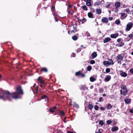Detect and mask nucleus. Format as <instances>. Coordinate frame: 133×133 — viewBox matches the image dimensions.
Returning a JSON list of instances; mask_svg holds the SVG:
<instances>
[{
	"label": "nucleus",
	"instance_id": "nucleus-1",
	"mask_svg": "<svg viewBox=\"0 0 133 133\" xmlns=\"http://www.w3.org/2000/svg\"><path fill=\"white\" fill-rule=\"evenodd\" d=\"M23 94L21 87L19 86L16 88V92L11 94L9 92L4 90H0V98L4 101L11 100L12 98L17 99L21 98V95Z\"/></svg>",
	"mask_w": 133,
	"mask_h": 133
},
{
	"label": "nucleus",
	"instance_id": "nucleus-2",
	"mask_svg": "<svg viewBox=\"0 0 133 133\" xmlns=\"http://www.w3.org/2000/svg\"><path fill=\"white\" fill-rule=\"evenodd\" d=\"M121 88L122 90H120L121 94L125 95L128 91L126 86L125 85H122L121 86Z\"/></svg>",
	"mask_w": 133,
	"mask_h": 133
},
{
	"label": "nucleus",
	"instance_id": "nucleus-3",
	"mask_svg": "<svg viewBox=\"0 0 133 133\" xmlns=\"http://www.w3.org/2000/svg\"><path fill=\"white\" fill-rule=\"evenodd\" d=\"M133 25V24L131 22H129L128 23L127 25V27L126 28V31H128L130 30L132 28Z\"/></svg>",
	"mask_w": 133,
	"mask_h": 133
},
{
	"label": "nucleus",
	"instance_id": "nucleus-4",
	"mask_svg": "<svg viewBox=\"0 0 133 133\" xmlns=\"http://www.w3.org/2000/svg\"><path fill=\"white\" fill-rule=\"evenodd\" d=\"M73 26L74 29L71 31V33H75L78 31V29H77L76 25H74Z\"/></svg>",
	"mask_w": 133,
	"mask_h": 133
},
{
	"label": "nucleus",
	"instance_id": "nucleus-5",
	"mask_svg": "<svg viewBox=\"0 0 133 133\" xmlns=\"http://www.w3.org/2000/svg\"><path fill=\"white\" fill-rule=\"evenodd\" d=\"M97 54L96 52H93L90 56V58L91 59H93L96 58L97 56Z\"/></svg>",
	"mask_w": 133,
	"mask_h": 133
},
{
	"label": "nucleus",
	"instance_id": "nucleus-6",
	"mask_svg": "<svg viewBox=\"0 0 133 133\" xmlns=\"http://www.w3.org/2000/svg\"><path fill=\"white\" fill-rule=\"evenodd\" d=\"M123 56L121 54H119L117 57V59L118 60L122 61L123 60Z\"/></svg>",
	"mask_w": 133,
	"mask_h": 133
},
{
	"label": "nucleus",
	"instance_id": "nucleus-7",
	"mask_svg": "<svg viewBox=\"0 0 133 133\" xmlns=\"http://www.w3.org/2000/svg\"><path fill=\"white\" fill-rule=\"evenodd\" d=\"M37 80L39 82L43 84H44V80L42 78V77H39L38 78Z\"/></svg>",
	"mask_w": 133,
	"mask_h": 133
},
{
	"label": "nucleus",
	"instance_id": "nucleus-8",
	"mask_svg": "<svg viewBox=\"0 0 133 133\" xmlns=\"http://www.w3.org/2000/svg\"><path fill=\"white\" fill-rule=\"evenodd\" d=\"M124 45V43L122 41L121 42L119 43L116 44V45L117 46L121 47L123 46Z\"/></svg>",
	"mask_w": 133,
	"mask_h": 133
},
{
	"label": "nucleus",
	"instance_id": "nucleus-9",
	"mask_svg": "<svg viewBox=\"0 0 133 133\" xmlns=\"http://www.w3.org/2000/svg\"><path fill=\"white\" fill-rule=\"evenodd\" d=\"M118 36V34H112L110 35V37L112 38H115L117 37Z\"/></svg>",
	"mask_w": 133,
	"mask_h": 133
},
{
	"label": "nucleus",
	"instance_id": "nucleus-10",
	"mask_svg": "<svg viewBox=\"0 0 133 133\" xmlns=\"http://www.w3.org/2000/svg\"><path fill=\"white\" fill-rule=\"evenodd\" d=\"M127 16V15L125 13H121V19H123L125 18Z\"/></svg>",
	"mask_w": 133,
	"mask_h": 133
},
{
	"label": "nucleus",
	"instance_id": "nucleus-11",
	"mask_svg": "<svg viewBox=\"0 0 133 133\" xmlns=\"http://www.w3.org/2000/svg\"><path fill=\"white\" fill-rule=\"evenodd\" d=\"M102 21L103 22L107 23L108 22V19L106 17H103L102 18Z\"/></svg>",
	"mask_w": 133,
	"mask_h": 133
},
{
	"label": "nucleus",
	"instance_id": "nucleus-12",
	"mask_svg": "<svg viewBox=\"0 0 133 133\" xmlns=\"http://www.w3.org/2000/svg\"><path fill=\"white\" fill-rule=\"evenodd\" d=\"M115 6L116 8H118L120 6V2H116L115 3Z\"/></svg>",
	"mask_w": 133,
	"mask_h": 133
},
{
	"label": "nucleus",
	"instance_id": "nucleus-13",
	"mask_svg": "<svg viewBox=\"0 0 133 133\" xmlns=\"http://www.w3.org/2000/svg\"><path fill=\"white\" fill-rule=\"evenodd\" d=\"M121 73L120 74L123 77H125L127 76V74L125 72H122V71H120Z\"/></svg>",
	"mask_w": 133,
	"mask_h": 133
},
{
	"label": "nucleus",
	"instance_id": "nucleus-14",
	"mask_svg": "<svg viewBox=\"0 0 133 133\" xmlns=\"http://www.w3.org/2000/svg\"><path fill=\"white\" fill-rule=\"evenodd\" d=\"M111 40L110 37H107L105 38L103 41V42L104 43H106L109 41Z\"/></svg>",
	"mask_w": 133,
	"mask_h": 133
},
{
	"label": "nucleus",
	"instance_id": "nucleus-15",
	"mask_svg": "<svg viewBox=\"0 0 133 133\" xmlns=\"http://www.w3.org/2000/svg\"><path fill=\"white\" fill-rule=\"evenodd\" d=\"M111 78V77L110 75H108L105 78V81L106 82H108L109 81Z\"/></svg>",
	"mask_w": 133,
	"mask_h": 133
},
{
	"label": "nucleus",
	"instance_id": "nucleus-16",
	"mask_svg": "<svg viewBox=\"0 0 133 133\" xmlns=\"http://www.w3.org/2000/svg\"><path fill=\"white\" fill-rule=\"evenodd\" d=\"M118 128L116 126H113L111 128V130L112 131L114 132L118 130Z\"/></svg>",
	"mask_w": 133,
	"mask_h": 133
},
{
	"label": "nucleus",
	"instance_id": "nucleus-17",
	"mask_svg": "<svg viewBox=\"0 0 133 133\" xmlns=\"http://www.w3.org/2000/svg\"><path fill=\"white\" fill-rule=\"evenodd\" d=\"M103 65L106 66H109L110 64L109 63V62L107 61H104L103 62Z\"/></svg>",
	"mask_w": 133,
	"mask_h": 133
},
{
	"label": "nucleus",
	"instance_id": "nucleus-18",
	"mask_svg": "<svg viewBox=\"0 0 133 133\" xmlns=\"http://www.w3.org/2000/svg\"><path fill=\"white\" fill-rule=\"evenodd\" d=\"M91 0H87L86 2V4L88 6H90L91 5V3H90Z\"/></svg>",
	"mask_w": 133,
	"mask_h": 133
},
{
	"label": "nucleus",
	"instance_id": "nucleus-19",
	"mask_svg": "<svg viewBox=\"0 0 133 133\" xmlns=\"http://www.w3.org/2000/svg\"><path fill=\"white\" fill-rule=\"evenodd\" d=\"M67 11L68 14H72L74 12V11L73 10L71 9H68V8Z\"/></svg>",
	"mask_w": 133,
	"mask_h": 133
},
{
	"label": "nucleus",
	"instance_id": "nucleus-20",
	"mask_svg": "<svg viewBox=\"0 0 133 133\" xmlns=\"http://www.w3.org/2000/svg\"><path fill=\"white\" fill-rule=\"evenodd\" d=\"M96 12L97 14L100 15L101 13V10L100 9H97L96 10Z\"/></svg>",
	"mask_w": 133,
	"mask_h": 133
},
{
	"label": "nucleus",
	"instance_id": "nucleus-21",
	"mask_svg": "<svg viewBox=\"0 0 133 133\" xmlns=\"http://www.w3.org/2000/svg\"><path fill=\"white\" fill-rule=\"evenodd\" d=\"M88 17L90 18H92L93 15L90 12H89L88 13Z\"/></svg>",
	"mask_w": 133,
	"mask_h": 133
},
{
	"label": "nucleus",
	"instance_id": "nucleus-22",
	"mask_svg": "<svg viewBox=\"0 0 133 133\" xmlns=\"http://www.w3.org/2000/svg\"><path fill=\"white\" fill-rule=\"evenodd\" d=\"M108 61L110 65H113L114 63L112 60L111 59H109Z\"/></svg>",
	"mask_w": 133,
	"mask_h": 133
},
{
	"label": "nucleus",
	"instance_id": "nucleus-23",
	"mask_svg": "<svg viewBox=\"0 0 133 133\" xmlns=\"http://www.w3.org/2000/svg\"><path fill=\"white\" fill-rule=\"evenodd\" d=\"M124 102L126 104H129L130 102L131 101L128 99H124Z\"/></svg>",
	"mask_w": 133,
	"mask_h": 133
},
{
	"label": "nucleus",
	"instance_id": "nucleus-24",
	"mask_svg": "<svg viewBox=\"0 0 133 133\" xmlns=\"http://www.w3.org/2000/svg\"><path fill=\"white\" fill-rule=\"evenodd\" d=\"M81 7L84 10L87 11L88 10V8L87 6L85 5H84L81 6Z\"/></svg>",
	"mask_w": 133,
	"mask_h": 133
},
{
	"label": "nucleus",
	"instance_id": "nucleus-25",
	"mask_svg": "<svg viewBox=\"0 0 133 133\" xmlns=\"http://www.w3.org/2000/svg\"><path fill=\"white\" fill-rule=\"evenodd\" d=\"M99 124L102 126L104 124V123L103 121L100 120L99 122Z\"/></svg>",
	"mask_w": 133,
	"mask_h": 133
},
{
	"label": "nucleus",
	"instance_id": "nucleus-26",
	"mask_svg": "<svg viewBox=\"0 0 133 133\" xmlns=\"http://www.w3.org/2000/svg\"><path fill=\"white\" fill-rule=\"evenodd\" d=\"M41 71H42L46 72L48 71L47 69L45 68H43L41 69Z\"/></svg>",
	"mask_w": 133,
	"mask_h": 133
},
{
	"label": "nucleus",
	"instance_id": "nucleus-27",
	"mask_svg": "<svg viewBox=\"0 0 133 133\" xmlns=\"http://www.w3.org/2000/svg\"><path fill=\"white\" fill-rule=\"evenodd\" d=\"M73 106L74 107H75L76 108H78L79 107V105L75 103H74Z\"/></svg>",
	"mask_w": 133,
	"mask_h": 133
},
{
	"label": "nucleus",
	"instance_id": "nucleus-28",
	"mask_svg": "<svg viewBox=\"0 0 133 133\" xmlns=\"http://www.w3.org/2000/svg\"><path fill=\"white\" fill-rule=\"evenodd\" d=\"M59 115L60 116H63L64 115V112L62 111H59Z\"/></svg>",
	"mask_w": 133,
	"mask_h": 133
},
{
	"label": "nucleus",
	"instance_id": "nucleus-29",
	"mask_svg": "<svg viewBox=\"0 0 133 133\" xmlns=\"http://www.w3.org/2000/svg\"><path fill=\"white\" fill-rule=\"evenodd\" d=\"M93 107V105L91 104H90L88 105V108L89 109L91 110Z\"/></svg>",
	"mask_w": 133,
	"mask_h": 133
},
{
	"label": "nucleus",
	"instance_id": "nucleus-30",
	"mask_svg": "<svg viewBox=\"0 0 133 133\" xmlns=\"http://www.w3.org/2000/svg\"><path fill=\"white\" fill-rule=\"evenodd\" d=\"M90 81L92 82H94L96 80L92 76L90 77Z\"/></svg>",
	"mask_w": 133,
	"mask_h": 133
},
{
	"label": "nucleus",
	"instance_id": "nucleus-31",
	"mask_svg": "<svg viewBox=\"0 0 133 133\" xmlns=\"http://www.w3.org/2000/svg\"><path fill=\"white\" fill-rule=\"evenodd\" d=\"M125 11L127 12V13H129L130 14H131L132 11H130V10H129V9H125Z\"/></svg>",
	"mask_w": 133,
	"mask_h": 133
},
{
	"label": "nucleus",
	"instance_id": "nucleus-32",
	"mask_svg": "<svg viewBox=\"0 0 133 133\" xmlns=\"http://www.w3.org/2000/svg\"><path fill=\"white\" fill-rule=\"evenodd\" d=\"M112 107V106L110 104H108L107 108L108 110L110 109Z\"/></svg>",
	"mask_w": 133,
	"mask_h": 133
},
{
	"label": "nucleus",
	"instance_id": "nucleus-33",
	"mask_svg": "<svg viewBox=\"0 0 133 133\" xmlns=\"http://www.w3.org/2000/svg\"><path fill=\"white\" fill-rule=\"evenodd\" d=\"M72 38L73 39L74 41H76L78 39L77 37L75 35L72 36Z\"/></svg>",
	"mask_w": 133,
	"mask_h": 133
},
{
	"label": "nucleus",
	"instance_id": "nucleus-34",
	"mask_svg": "<svg viewBox=\"0 0 133 133\" xmlns=\"http://www.w3.org/2000/svg\"><path fill=\"white\" fill-rule=\"evenodd\" d=\"M101 4V3L99 2H96L95 4H94V5L95 6H96V5H99Z\"/></svg>",
	"mask_w": 133,
	"mask_h": 133
},
{
	"label": "nucleus",
	"instance_id": "nucleus-35",
	"mask_svg": "<svg viewBox=\"0 0 133 133\" xmlns=\"http://www.w3.org/2000/svg\"><path fill=\"white\" fill-rule=\"evenodd\" d=\"M115 23L117 24H119L120 23V21L119 20H116L115 21Z\"/></svg>",
	"mask_w": 133,
	"mask_h": 133
},
{
	"label": "nucleus",
	"instance_id": "nucleus-36",
	"mask_svg": "<svg viewBox=\"0 0 133 133\" xmlns=\"http://www.w3.org/2000/svg\"><path fill=\"white\" fill-rule=\"evenodd\" d=\"M75 75L78 76L80 75L81 74V72L80 71L77 72L75 73Z\"/></svg>",
	"mask_w": 133,
	"mask_h": 133
},
{
	"label": "nucleus",
	"instance_id": "nucleus-37",
	"mask_svg": "<svg viewBox=\"0 0 133 133\" xmlns=\"http://www.w3.org/2000/svg\"><path fill=\"white\" fill-rule=\"evenodd\" d=\"M85 85H82L81 86V89L82 90H84L85 89Z\"/></svg>",
	"mask_w": 133,
	"mask_h": 133
},
{
	"label": "nucleus",
	"instance_id": "nucleus-38",
	"mask_svg": "<svg viewBox=\"0 0 133 133\" xmlns=\"http://www.w3.org/2000/svg\"><path fill=\"white\" fill-rule=\"evenodd\" d=\"M99 107L98 106L96 105L94 106V108L96 110H98Z\"/></svg>",
	"mask_w": 133,
	"mask_h": 133
},
{
	"label": "nucleus",
	"instance_id": "nucleus-39",
	"mask_svg": "<svg viewBox=\"0 0 133 133\" xmlns=\"http://www.w3.org/2000/svg\"><path fill=\"white\" fill-rule=\"evenodd\" d=\"M129 37L133 39V34H130L128 35Z\"/></svg>",
	"mask_w": 133,
	"mask_h": 133
},
{
	"label": "nucleus",
	"instance_id": "nucleus-40",
	"mask_svg": "<svg viewBox=\"0 0 133 133\" xmlns=\"http://www.w3.org/2000/svg\"><path fill=\"white\" fill-rule=\"evenodd\" d=\"M106 122L107 124L109 125L112 122V121L110 120H108Z\"/></svg>",
	"mask_w": 133,
	"mask_h": 133
},
{
	"label": "nucleus",
	"instance_id": "nucleus-41",
	"mask_svg": "<svg viewBox=\"0 0 133 133\" xmlns=\"http://www.w3.org/2000/svg\"><path fill=\"white\" fill-rule=\"evenodd\" d=\"M87 21V20L85 18H83L82 21V23L83 24L84 23Z\"/></svg>",
	"mask_w": 133,
	"mask_h": 133
},
{
	"label": "nucleus",
	"instance_id": "nucleus-42",
	"mask_svg": "<svg viewBox=\"0 0 133 133\" xmlns=\"http://www.w3.org/2000/svg\"><path fill=\"white\" fill-rule=\"evenodd\" d=\"M95 61L93 60H91L90 61V64H95Z\"/></svg>",
	"mask_w": 133,
	"mask_h": 133
},
{
	"label": "nucleus",
	"instance_id": "nucleus-43",
	"mask_svg": "<svg viewBox=\"0 0 133 133\" xmlns=\"http://www.w3.org/2000/svg\"><path fill=\"white\" fill-rule=\"evenodd\" d=\"M92 69V67L90 66H89L87 68V70L88 71H90Z\"/></svg>",
	"mask_w": 133,
	"mask_h": 133
},
{
	"label": "nucleus",
	"instance_id": "nucleus-44",
	"mask_svg": "<svg viewBox=\"0 0 133 133\" xmlns=\"http://www.w3.org/2000/svg\"><path fill=\"white\" fill-rule=\"evenodd\" d=\"M110 71V69L109 68H106V72L107 73H109Z\"/></svg>",
	"mask_w": 133,
	"mask_h": 133
},
{
	"label": "nucleus",
	"instance_id": "nucleus-45",
	"mask_svg": "<svg viewBox=\"0 0 133 133\" xmlns=\"http://www.w3.org/2000/svg\"><path fill=\"white\" fill-rule=\"evenodd\" d=\"M86 36L88 37H89L90 36V35L89 33L88 32H87L85 33Z\"/></svg>",
	"mask_w": 133,
	"mask_h": 133
},
{
	"label": "nucleus",
	"instance_id": "nucleus-46",
	"mask_svg": "<svg viewBox=\"0 0 133 133\" xmlns=\"http://www.w3.org/2000/svg\"><path fill=\"white\" fill-rule=\"evenodd\" d=\"M47 97V96L45 95H43L42 96L41 99H44L46 98Z\"/></svg>",
	"mask_w": 133,
	"mask_h": 133
},
{
	"label": "nucleus",
	"instance_id": "nucleus-47",
	"mask_svg": "<svg viewBox=\"0 0 133 133\" xmlns=\"http://www.w3.org/2000/svg\"><path fill=\"white\" fill-rule=\"evenodd\" d=\"M49 111L51 112H54L55 111V110L53 109V108H51L49 110Z\"/></svg>",
	"mask_w": 133,
	"mask_h": 133
},
{
	"label": "nucleus",
	"instance_id": "nucleus-48",
	"mask_svg": "<svg viewBox=\"0 0 133 133\" xmlns=\"http://www.w3.org/2000/svg\"><path fill=\"white\" fill-rule=\"evenodd\" d=\"M71 56L73 57H75L76 56V54L74 53H72L71 55Z\"/></svg>",
	"mask_w": 133,
	"mask_h": 133
},
{
	"label": "nucleus",
	"instance_id": "nucleus-49",
	"mask_svg": "<svg viewBox=\"0 0 133 133\" xmlns=\"http://www.w3.org/2000/svg\"><path fill=\"white\" fill-rule=\"evenodd\" d=\"M91 11L92 12H94L95 11V9L92 8H91L90 9Z\"/></svg>",
	"mask_w": 133,
	"mask_h": 133
},
{
	"label": "nucleus",
	"instance_id": "nucleus-50",
	"mask_svg": "<svg viewBox=\"0 0 133 133\" xmlns=\"http://www.w3.org/2000/svg\"><path fill=\"white\" fill-rule=\"evenodd\" d=\"M53 15L54 17H56V16H57V14L56 12H54V11L53 12Z\"/></svg>",
	"mask_w": 133,
	"mask_h": 133
},
{
	"label": "nucleus",
	"instance_id": "nucleus-51",
	"mask_svg": "<svg viewBox=\"0 0 133 133\" xmlns=\"http://www.w3.org/2000/svg\"><path fill=\"white\" fill-rule=\"evenodd\" d=\"M81 51V49L80 48H78L77 50L76 51L77 52H80Z\"/></svg>",
	"mask_w": 133,
	"mask_h": 133
},
{
	"label": "nucleus",
	"instance_id": "nucleus-52",
	"mask_svg": "<svg viewBox=\"0 0 133 133\" xmlns=\"http://www.w3.org/2000/svg\"><path fill=\"white\" fill-rule=\"evenodd\" d=\"M130 71L131 74H133V69H130Z\"/></svg>",
	"mask_w": 133,
	"mask_h": 133
},
{
	"label": "nucleus",
	"instance_id": "nucleus-53",
	"mask_svg": "<svg viewBox=\"0 0 133 133\" xmlns=\"http://www.w3.org/2000/svg\"><path fill=\"white\" fill-rule=\"evenodd\" d=\"M121 38H118L117 39V42L118 43H119L120 42H121Z\"/></svg>",
	"mask_w": 133,
	"mask_h": 133
},
{
	"label": "nucleus",
	"instance_id": "nucleus-54",
	"mask_svg": "<svg viewBox=\"0 0 133 133\" xmlns=\"http://www.w3.org/2000/svg\"><path fill=\"white\" fill-rule=\"evenodd\" d=\"M130 112L131 113H132L133 112V107L130 109Z\"/></svg>",
	"mask_w": 133,
	"mask_h": 133
},
{
	"label": "nucleus",
	"instance_id": "nucleus-55",
	"mask_svg": "<svg viewBox=\"0 0 133 133\" xmlns=\"http://www.w3.org/2000/svg\"><path fill=\"white\" fill-rule=\"evenodd\" d=\"M100 108V109L102 110H105V108L103 107H101Z\"/></svg>",
	"mask_w": 133,
	"mask_h": 133
},
{
	"label": "nucleus",
	"instance_id": "nucleus-56",
	"mask_svg": "<svg viewBox=\"0 0 133 133\" xmlns=\"http://www.w3.org/2000/svg\"><path fill=\"white\" fill-rule=\"evenodd\" d=\"M55 9V7L53 6H52V7L51 11L52 12H53L54 11V10Z\"/></svg>",
	"mask_w": 133,
	"mask_h": 133
},
{
	"label": "nucleus",
	"instance_id": "nucleus-57",
	"mask_svg": "<svg viewBox=\"0 0 133 133\" xmlns=\"http://www.w3.org/2000/svg\"><path fill=\"white\" fill-rule=\"evenodd\" d=\"M99 91L101 92H102L103 91V88H101L99 89Z\"/></svg>",
	"mask_w": 133,
	"mask_h": 133
},
{
	"label": "nucleus",
	"instance_id": "nucleus-58",
	"mask_svg": "<svg viewBox=\"0 0 133 133\" xmlns=\"http://www.w3.org/2000/svg\"><path fill=\"white\" fill-rule=\"evenodd\" d=\"M110 5H111L110 4V3H109V4H107V6H106V8H109L110 7Z\"/></svg>",
	"mask_w": 133,
	"mask_h": 133
},
{
	"label": "nucleus",
	"instance_id": "nucleus-59",
	"mask_svg": "<svg viewBox=\"0 0 133 133\" xmlns=\"http://www.w3.org/2000/svg\"><path fill=\"white\" fill-rule=\"evenodd\" d=\"M95 133H101V130L100 129L98 130L97 132L96 131Z\"/></svg>",
	"mask_w": 133,
	"mask_h": 133
},
{
	"label": "nucleus",
	"instance_id": "nucleus-60",
	"mask_svg": "<svg viewBox=\"0 0 133 133\" xmlns=\"http://www.w3.org/2000/svg\"><path fill=\"white\" fill-rule=\"evenodd\" d=\"M117 62L118 63H119L120 64H121V61H119V60H117Z\"/></svg>",
	"mask_w": 133,
	"mask_h": 133
},
{
	"label": "nucleus",
	"instance_id": "nucleus-61",
	"mask_svg": "<svg viewBox=\"0 0 133 133\" xmlns=\"http://www.w3.org/2000/svg\"><path fill=\"white\" fill-rule=\"evenodd\" d=\"M113 18L112 17H109V19L110 21H111L113 19Z\"/></svg>",
	"mask_w": 133,
	"mask_h": 133
},
{
	"label": "nucleus",
	"instance_id": "nucleus-62",
	"mask_svg": "<svg viewBox=\"0 0 133 133\" xmlns=\"http://www.w3.org/2000/svg\"><path fill=\"white\" fill-rule=\"evenodd\" d=\"M102 99V97H100L99 99V101L100 102H101Z\"/></svg>",
	"mask_w": 133,
	"mask_h": 133
},
{
	"label": "nucleus",
	"instance_id": "nucleus-63",
	"mask_svg": "<svg viewBox=\"0 0 133 133\" xmlns=\"http://www.w3.org/2000/svg\"><path fill=\"white\" fill-rule=\"evenodd\" d=\"M66 119V117H65L64 118V119H63V121L65 123H66V121H65V119Z\"/></svg>",
	"mask_w": 133,
	"mask_h": 133
},
{
	"label": "nucleus",
	"instance_id": "nucleus-64",
	"mask_svg": "<svg viewBox=\"0 0 133 133\" xmlns=\"http://www.w3.org/2000/svg\"><path fill=\"white\" fill-rule=\"evenodd\" d=\"M67 133H73L71 131H68L67 132Z\"/></svg>",
	"mask_w": 133,
	"mask_h": 133
}]
</instances>
